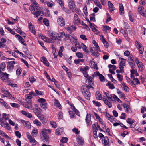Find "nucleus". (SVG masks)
Masks as SVG:
<instances>
[{
  "mask_svg": "<svg viewBox=\"0 0 146 146\" xmlns=\"http://www.w3.org/2000/svg\"><path fill=\"white\" fill-rule=\"evenodd\" d=\"M29 10L32 14L35 15L37 17L39 15L42 16L44 13L42 10L40 9L39 5L36 1H33L29 7Z\"/></svg>",
  "mask_w": 146,
  "mask_h": 146,
  "instance_id": "f257e3e1",
  "label": "nucleus"
},
{
  "mask_svg": "<svg viewBox=\"0 0 146 146\" xmlns=\"http://www.w3.org/2000/svg\"><path fill=\"white\" fill-rule=\"evenodd\" d=\"M90 88L93 89L94 87L91 85L89 84L86 86H83V89H81L82 94L85 98L88 100L90 99L91 96V94L89 91V89Z\"/></svg>",
  "mask_w": 146,
  "mask_h": 146,
  "instance_id": "f03ea898",
  "label": "nucleus"
},
{
  "mask_svg": "<svg viewBox=\"0 0 146 146\" xmlns=\"http://www.w3.org/2000/svg\"><path fill=\"white\" fill-rule=\"evenodd\" d=\"M46 130L47 129H42L41 133L42 135L44 138V139H43V141L46 143H49L48 139L49 137L47 135Z\"/></svg>",
  "mask_w": 146,
  "mask_h": 146,
  "instance_id": "7ed1b4c3",
  "label": "nucleus"
},
{
  "mask_svg": "<svg viewBox=\"0 0 146 146\" xmlns=\"http://www.w3.org/2000/svg\"><path fill=\"white\" fill-rule=\"evenodd\" d=\"M47 34L50 38V39L52 40V42H53L54 40L58 39V33L53 32L51 31H49L47 32Z\"/></svg>",
  "mask_w": 146,
  "mask_h": 146,
  "instance_id": "20e7f679",
  "label": "nucleus"
},
{
  "mask_svg": "<svg viewBox=\"0 0 146 146\" xmlns=\"http://www.w3.org/2000/svg\"><path fill=\"white\" fill-rule=\"evenodd\" d=\"M68 2L69 7L72 12L78 10V8L76 7L75 3L74 0H68Z\"/></svg>",
  "mask_w": 146,
  "mask_h": 146,
  "instance_id": "39448f33",
  "label": "nucleus"
},
{
  "mask_svg": "<svg viewBox=\"0 0 146 146\" xmlns=\"http://www.w3.org/2000/svg\"><path fill=\"white\" fill-rule=\"evenodd\" d=\"M27 135L30 143H32V145H36L37 143V142L34 138L32 137V136L29 133H27Z\"/></svg>",
  "mask_w": 146,
  "mask_h": 146,
  "instance_id": "423d86ee",
  "label": "nucleus"
},
{
  "mask_svg": "<svg viewBox=\"0 0 146 146\" xmlns=\"http://www.w3.org/2000/svg\"><path fill=\"white\" fill-rule=\"evenodd\" d=\"M57 23L61 27H64L65 25V22L64 19L62 17H59L57 19Z\"/></svg>",
  "mask_w": 146,
  "mask_h": 146,
  "instance_id": "0eeeda50",
  "label": "nucleus"
},
{
  "mask_svg": "<svg viewBox=\"0 0 146 146\" xmlns=\"http://www.w3.org/2000/svg\"><path fill=\"white\" fill-rule=\"evenodd\" d=\"M96 76H98L99 79L101 81L103 82L104 81V77L102 74H100L98 71L94 72L93 74L92 75V78H94Z\"/></svg>",
  "mask_w": 146,
  "mask_h": 146,
  "instance_id": "6e6552de",
  "label": "nucleus"
},
{
  "mask_svg": "<svg viewBox=\"0 0 146 146\" xmlns=\"http://www.w3.org/2000/svg\"><path fill=\"white\" fill-rule=\"evenodd\" d=\"M135 61L136 63V64L139 70L141 71H142L144 70V68L143 63L141 62H139L137 58H136L135 59Z\"/></svg>",
  "mask_w": 146,
  "mask_h": 146,
  "instance_id": "1a4fd4ad",
  "label": "nucleus"
},
{
  "mask_svg": "<svg viewBox=\"0 0 146 146\" xmlns=\"http://www.w3.org/2000/svg\"><path fill=\"white\" fill-rule=\"evenodd\" d=\"M26 101L27 102L28 104H25V107L29 109H32L33 108L32 104L31 103V100L26 98Z\"/></svg>",
  "mask_w": 146,
  "mask_h": 146,
  "instance_id": "9d476101",
  "label": "nucleus"
},
{
  "mask_svg": "<svg viewBox=\"0 0 146 146\" xmlns=\"http://www.w3.org/2000/svg\"><path fill=\"white\" fill-rule=\"evenodd\" d=\"M138 10L139 13L141 15L146 17V11L143 7H139Z\"/></svg>",
  "mask_w": 146,
  "mask_h": 146,
  "instance_id": "9b49d317",
  "label": "nucleus"
},
{
  "mask_svg": "<svg viewBox=\"0 0 146 146\" xmlns=\"http://www.w3.org/2000/svg\"><path fill=\"white\" fill-rule=\"evenodd\" d=\"M140 84L139 80L137 78L133 79L130 82V85L133 87H134L135 85L139 84Z\"/></svg>",
  "mask_w": 146,
  "mask_h": 146,
  "instance_id": "f8f14e48",
  "label": "nucleus"
},
{
  "mask_svg": "<svg viewBox=\"0 0 146 146\" xmlns=\"http://www.w3.org/2000/svg\"><path fill=\"white\" fill-rule=\"evenodd\" d=\"M15 63V61H10L7 62V67L8 70H11L13 69L14 66V64Z\"/></svg>",
  "mask_w": 146,
  "mask_h": 146,
  "instance_id": "ddd939ff",
  "label": "nucleus"
},
{
  "mask_svg": "<svg viewBox=\"0 0 146 146\" xmlns=\"http://www.w3.org/2000/svg\"><path fill=\"white\" fill-rule=\"evenodd\" d=\"M108 3V6L109 7V11L112 12L115 9V7L113 4L110 1H109Z\"/></svg>",
  "mask_w": 146,
  "mask_h": 146,
  "instance_id": "4468645a",
  "label": "nucleus"
},
{
  "mask_svg": "<svg viewBox=\"0 0 146 146\" xmlns=\"http://www.w3.org/2000/svg\"><path fill=\"white\" fill-rule=\"evenodd\" d=\"M37 117L43 124H44L46 123L45 121L46 119L45 118L44 116L42 114H38L37 115Z\"/></svg>",
  "mask_w": 146,
  "mask_h": 146,
  "instance_id": "2eb2a0df",
  "label": "nucleus"
},
{
  "mask_svg": "<svg viewBox=\"0 0 146 146\" xmlns=\"http://www.w3.org/2000/svg\"><path fill=\"white\" fill-rule=\"evenodd\" d=\"M102 142L105 146H109V141L108 138L107 137H105L104 139H102Z\"/></svg>",
  "mask_w": 146,
  "mask_h": 146,
  "instance_id": "dca6fc26",
  "label": "nucleus"
},
{
  "mask_svg": "<svg viewBox=\"0 0 146 146\" xmlns=\"http://www.w3.org/2000/svg\"><path fill=\"white\" fill-rule=\"evenodd\" d=\"M76 29V27L74 26H70L67 27L66 29L69 32V33L71 34V32L73 30H75Z\"/></svg>",
  "mask_w": 146,
  "mask_h": 146,
  "instance_id": "f3484780",
  "label": "nucleus"
},
{
  "mask_svg": "<svg viewBox=\"0 0 146 146\" xmlns=\"http://www.w3.org/2000/svg\"><path fill=\"white\" fill-rule=\"evenodd\" d=\"M77 141L78 143L80 145H83L84 140L80 136H78L77 138Z\"/></svg>",
  "mask_w": 146,
  "mask_h": 146,
  "instance_id": "a211bd4d",
  "label": "nucleus"
},
{
  "mask_svg": "<svg viewBox=\"0 0 146 146\" xmlns=\"http://www.w3.org/2000/svg\"><path fill=\"white\" fill-rule=\"evenodd\" d=\"M41 61L43 62L45 65L47 66H49V63L46 58L44 57H42L40 59Z\"/></svg>",
  "mask_w": 146,
  "mask_h": 146,
  "instance_id": "6ab92c4d",
  "label": "nucleus"
},
{
  "mask_svg": "<svg viewBox=\"0 0 146 146\" xmlns=\"http://www.w3.org/2000/svg\"><path fill=\"white\" fill-rule=\"evenodd\" d=\"M119 13L121 15H123L124 13V7L121 3L119 4Z\"/></svg>",
  "mask_w": 146,
  "mask_h": 146,
  "instance_id": "aec40b11",
  "label": "nucleus"
},
{
  "mask_svg": "<svg viewBox=\"0 0 146 146\" xmlns=\"http://www.w3.org/2000/svg\"><path fill=\"white\" fill-rule=\"evenodd\" d=\"M21 122L24 127H26L27 128H29L30 127V124L28 121L22 120H21Z\"/></svg>",
  "mask_w": 146,
  "mask_h": 146,
  "instance_id": "412c9836",
  "label": "nucleus"
},
{
  "mask_svg": "<svg viewBox=\"0 0 146 146\" xmlns=\"http://www.w3.org/2000/svg\"><path fill=\"white\" fill-rule=\"evenodd\" d=\"M29 27L31 32L34 34H35L36 31H35L33 26L32 25V24L31 22L29 23Z\"/></svg>",
  "mask_w": 146,
  "mask_h": 146,
  "instance_id": "4be33fe9",
  "label": "nucleus"
},
{
  "mask_svg": "<svg viewBox=\"0 0 146 146\" xmlns=\"http://www.w3.org/2000/svg\"><path fill=\"white\" fill-rule=\"evenodd\" d=\"M74 19L73 22L75 24L80 23L79 19L78 17V15L76 14H75L74 15Z\"/></svg>",
  "mask_w": 146,
  "mask_h": 146,
  "instance_id": "5701e85b",
  "label": "nucleus"
},
{
  "mask_svg": "<svg viewBox=\"0 0 146 146\" xmlns=\"http://www.w3.org/2000/svg\"><path fill=\"white\" fill-rule=\"evenodd\" d=\"M41 38L45 42L49 43H52V40H51L50 39L44 36H42L41 37Z\"/></svg>",
  "mask_w": 146,
  "mask_h": 146,
  "instance_id": "b1692460",
  "label": "nucleus"
},
{
  "mask_svg": "<svg viewBox=\"0 0 146 146\" xmlns=\"http://www.w3.org/2000/svg\"><path fill=\"white\" fill-rule=\"evenodd\" d=\"M91 67L94 69H96V70L98 69L96 64H95L94 62L91 61L89 63Z\"/></svg>",
  "mask_w": 146,
  "mask_h": 146,
  "instance_id": "393cba45",
  "label": "nucleus"
},
{
  "mask_svg": "<svg viewBox=\"0 0 146 146\" xmlns=\"http://www.w3.org/2000/svg\"><path fill=\"white\" fill-rule=\"evenodd\" d=\"M54 104L59 109H62L61 106L59 103L58 100L56 99H55L54 100Z\"/></svg>",
  "mask_w": 146,
  "mask_h": 146,
  "instance_id": "a878e982",
  "label": "nucleus"
},
{
  "mask_svg": "<svg viewBox=\"0 0 146 146\" xmlns=\"http://www.w3.org/2000/svg\"><path fill=\"white\" fill-rule=\"evenodd\" d=\"M86 122L88 125H89L91 124V117L88 114H87L86 119Z\"/></svg>",
  "mask_w": 146,
  "mask_h": 146,
  "instance_id": "bb28decb",
  "label": "nucleus"
},
{
  "mask_svg": "<svg viewBox=\"0 0 146 146\" xmlns=\"http://www.w3.org/2000/svg\"><path fill=\"white\" fill-rule=\"evenodd\" d=\"M103 100L105 104L107 105L109 108H111V107L112 104L111 103L107 100L106 98H103Z\"/></svg>",
  "mask_w": 146,
  "mask_h": 146,
  "instance_id": "cd10ccee",
  "label": "nucleus"
},
{
  "mask_svg": "<svg viewBox=\"0 0 146 146\" xmlns=\"http://www.w3.org/2000/svg\"><path fill=\"white\" fill-rule=\"evenodd\" d=\"M4 94H5L4 96L5 97H8L9 98L11 99H13L14 98V97L12 96L10 93L7 91H5L4 92Z\"/></svg>",
  "mask_w": 146,
  "mask_h": 146,
  "instance_id": "c85d7f7f",
  "label": "nucleus"
},
{
  "mask_svg": "<svg viewBox=\"0 0 146 146\" xmlns=\"http://www.w3.org/2000/svg\"><path fill=\"white\" fill-rule=\"evenodd\" d=\"M128 62L131 68H134L135 67V62H136L135 60H131L128 61Z\"/></svg>",
  "mask_w": 146,
  "mask_h": 146,
  "instance_id": "c756f323",
  "label": "nucleus"
},
{
  "mask_svg": "<svg viewBox=\"0 0 146 146\" xmlns=\"http://www.w3.org/2000/svg\"><path fill=\"white\" fill-rule=\"evenodd\" d=\"M40 106L41 107L45 110H47L48 109V105L46 102L44 104H40Z\"/></svg>",
  "mask_w": 146,
  "mask_h": 146,
  "instance_id": "7c9ffc66",
  "label": "nucleus"
},
{
  "mask_svg": "<svg viewBox=\"0 0 146 146\" xmlns=\"http://www.w3.org/2000/svg\"><path fill=\"white\" fill-rule=\"evenodd\" d=\"M38 131L37 130L35 129H34L31 132V135L33 137H36L37 136Z\"/></svg>",
  "mask_w": 146,
  "mask_h": 146,
  "instance_id": "2f4dec72",
  "label": "nucleus"
},
{
  "mask_svg": "<svg viewBox=\"0 0 146 146\" xmlns=\"http://www.w3.org/2000/svg\"><path fill=\"white\" fill-rule=\"evenodd\" d=\"M117 96L113 94V95H110V98H109V100L110 101H113L116 100Z\"/></svg>",
  "mask_w": 146,
  "mask_h": 146,
  "instance_id": "473e14b6",
  "label": "nucleus"
},
{
  "mask_svg": "<svg viewBox=\"0 0 146 146\" xmlns=\"http://www.w3.org/2000/svg\"><path fill=\"white\" fill-rule=\"evenodd\" d=\"M33 123L36 125L37 126H40L42 124L37 119H35L33 121Z\"/></svg>",
  "mask_w": 146,
  "mask_h": 146,
  "instance_id": "72a5a7b5",
  "label": "nucleus"
},
{
  "mask_svg": "<svg viewBox=\"0 0 146 146\" xmlns=\"http://www.w3.org/2000/svg\"><path fill=\"white\" fill-rule=\"evenodd\" d=\"M95 96L96 98L98 100H100L102 99V95L98 91H97L95 93Z\"/></svg>",
  "mask_w": 146,
  "mask_h": 146,
  "instance_id": "f704fd0d",
  "label": "nucleus"
},
{
  "mask_svg": "<svg viewBox=\"0 0 146 146\" xmlns=\"http://www.w3.org/2000/svg\"><path fill=\"white\" fill-rule=\"evenodd\" d=\"M89 69V67L88 66H86L83 67H81L80 68V71L83 72H86V71L88 70Z\"/></svg>",
  "mask_w": 146,
  "mask_h": 146,
  "instance_id": "c9c22d12",
  "label": "nucleus"
},
{
  "mask_svg": "<svg viewBox=\"0 0 146 146\" xmlns=\"http://www.w3.org/2000/svg\"><path fill=\"white\" fill-rule=\"evenodd\" d=\"M6 66V65L5 62H3L1 64L0 67V72L3 70Z\"/></svg>",
  "mask_w": 146,
  "mask_h": 146,
  "instance_id": "e433bc0d",
  "label": "nucleus"
},
{
  "mask_svg": "<svg viewBox=\"0 0 146 146\" xmlns=\"http://www.w3.org/2000/svg\"><path fill=\"white\" fill-rule=\"evenodd\" d=\"M0 76L3 77L4 78H5V79H8V74L6 73L0 72Z\"/></svg>",
  "mask_w": 146,
  "mask_h": 146,
  "instance_id": "4c0bfd02",
  "label": "nucleus"
},
{
  "mask_svg": "<svg viewBox=\"0 0 146 146\" xmlns=\"http://www.w3.org/2000/svg\"><path fill=\"white\" fill-rule=\"evenodd\" d=\"M34 110L37 113L41 112L42 111V110L40 108L38 107V105H36Z\"/></svg>",
  "mask_w": 146,
  "mask_h": 146,
  "instance_id": "58836bf2",
  "label": "nucleus"
},
{
  "mask_svg": "<svg viewBox=\"0 0 146 146\" xmlns=\"http://www.w3.org/2000/svg\"><path fill=\"white\" fill-rule=\"evenodd\" d=\"M62 131V130L61 128H57L56 131V134L57 135H61V133Z\"/></svg>",
  "mask_w": 146,
  "mask_h": 146,
  "instance_id": "ea45409f",
  "label": "nucleus"
},
{
  "mask_svg": "<svg viewBox=\"0 0 146 146\" xmlns=\"http://www.w3.org/2000/svg\"><path fill=\"white\" fill-rule=\"evenodd\" d=\"M82 48L83 50L86 53L88 52H89L87 49V47L83 43H82Z\"/></svg>",
  "mask_w": 146,
  "mask_h": 146,
  "instance_id": "a19ab883",
  "label": "nucleus"
},
{
  "mask_svg": "<svg viewBox=\"0 0 146 146\" xmlns=\"http://www.w3.org/2000/svg\"><path fill=\"white\" fill-rule=\"evenodd\" d=\"M37 101L40 103V104H42L46 103V100L43 98H40L38 99Z\"/></svg>",
  "mask_w": 146,
  "mask_h": 146,
  "instance_id": "79ce46f5",
  "label": "nucleus"
},
{
  "mask_svg": "<svg viewBox=\"0 0 146 146\" xmlns=\"http://www.w3.org/2000/svg\"><path fill=\"white\" fill-rule=\"evenodd\" d=\"M75 46L76 48H77L79 49H81L82 48V43L80 44L78 42H75Z\"/></svg>",
  "mask_w": 146,
  "mask_h": 146,
  "instance_id": "37998d69",
  "label": "nucleus"
},
{
  "mask_svg": "<svg viewBox=\"0 0 146 146\" xmlns=\"http://www.w3.org/2000/svg\"><path fill=\"white\" fill-rule=\"evenodd\" d=\"M91 28L92 30V31H93V32H95L96 31H97V33H96L98 35L100 34V33L99 31H98L94 26L93 25V26H91Z\"/></svg>",
  "mask_w": 146,
  "mask_h": 146,
  "instance_id": "c03bdc74",
  "label": "nucleus"
},
{
  "mask_svg": "<svg viewBox=\"0 0 146 146\" xmlns=\"http://www.w3.org/2000/svg\"><path fill=\"white\" fill-rule=\"evenodd\" d=\"M93 44H94V46L96 48L97 50L99 51H100V48L99 47V46L98 45L97 43L94 40H93Z\"/></svg>",
  "mask_w": 146,
  "mask_h": 146,
  "instance_id": "a18cd8bd",
  "label": "nucleus"
},
{
  "mask_svg": "<svg viewBox=\"0 0 146 146\" xmlns=\"http://www.w3.org/2000/svg\"><path fill=\"white\" fill-rule=\"evenodd\" d=\"M127 122L129 124H132L134 123V120H132L131 118H129L127 119Z\"/></svg>",
  "mask_w": 146,
  "mask_h": 146,
  "instance_id": "49530a36",
  "label": "nucleus"
},
{
  "mask_svg": "<svg viewBox=\"0 0 146 146\" xmlns=\"http://www.w3.org/2000/svg\"><path fill=\"white\" fill-rule=\"evenodd\" d=\"M44 23L47 26H48L49 25V21L46 18H44L43 21Z\"/></svg>",
  "mask_w": 146,
  "mask_h": 146,
  "instance_id": "de8ad7c7",
  "label": "nucleus"
},
{
  "mask_svg": "<svg viewBox=\"0 0 146 146\" xmlns=\"http://www.w3.org/2000/svg\"><path fill=\"white\" fill-rule=\"evenodd\" d=\"M135 44L136 47L138 49L140 48V47L142 46V45L139 42H138L137 41H135Z\"/></svg>",
  "mask_w": 146,
  "mask_h": 146,
  "instance_id": "09e8293b",
  "label": "nucleus"
},
{
  "mask_svg": "<svg viewBox=\"0 0 146 146\" xmlns=\"http://www.w3.org/2000/svg\"><path fill=\"white\" fill-rule=\"evenodd\" d=\"M15 36L16 38H18L19 41L20 42L24 40V39L19 35L17 34Z\"/></svg>",
  "mask_w": 146,
  "mask_h": 146,
  "instance_id": "8fccbe9b",
  "label": "nucleus"
},
{
  "mask_svg": "<svg viewBox=\"0 0 146 146\" xmlns=\"http://www.w3.org/2000/svg\"><path fill=\"white\" fill-rule=\"evenodd\" d=\"M126 61V59L123 58H121V60L120 61V62L119 63L122 64H123L124 65V66H125Z\"/></svg>",
  "mask_w": 146,
  "mask_h": 146,
  "instance_id": "3c124183",
  "label": "nucleus"
},
{
  "mask_svg": "<svg viewBox=\"0 0 146 146\" xmlns=\"http://www.w3.org/2000/svg\"><path fill=\"white\" fill-rule=\"evenodd\" d=\"M92 102L95 106L97 107H99L101 106L100 103L98 101L96 102L94 100H93L92 101Z\"/></svg>",
  "mask_w": 146,
  "mask_h": 146,
  "instance_id": "603ef678",
  "label": "nucleus"
},
{
  "mask_svg": "<svg viewBox=\"0 0 146 146\" xmlns=\"http://www.w3.org/2000/svg\"><path fill=\"white\" fill-rule=\"evenodd\" d=\"M22 71L21 68L20 67H19L16 71L17 74L18 75H20L21 74Z\"/></svg>",
  "mask_w": 146,
  "mask_h": 146,
  "instance_id": "864d4df0",
  "label": "nucleus"
},
{
  "mask_svg": "<svg viewBox=\"0 0 146 146\" xmlns=\"http://www.w3.org/2000/svg\"><path fill=\"white\" fill-rule=\"evenodd\" d=\"M50 123L52 127L54 128H56L57 127V124L54 121L50 122Z\"/></svg>",
  "mask_w": 146,
  "mask_h": 146,
  "instance_id": "5fc2aeb1",
  "label": "nucleus"
},
{
  "mask_svg": "<svg viewBox=\"0 0 146 146\" xmlns=\"http://www.w3.org/2000/svg\"><path fill=\"white\" fill-rule=\"evenodd\" d=\"M2 117L5 120H7L9 119L8 115L6 113H3Z\"/></svg>",
  "mask_w": 146,
  "mask_h": 146,
  "instance_id": "6e6d98bb",
  "label": "nucleus"
},
{
  "mask_svg": "<svg viewBox=\"0 0 146 146\" xmlns=\"http://www.w3.org/2000/svg\"><path fill=\"white\" fill-rule=\"evenodd\" d=\"M68 139L66 137H63L60 140V141L62 143H66L68 141Z\"/></svg>",
  "mask_w": 146,
  "mask_h": 146,
  "instance_id": "4d7b16f0",
  "label": "nucleus"
},
{
  "mask_svg": "<svg viewBox=\"0 0 146 146\" xmlns=\"http://www.w3.org/2000/svg\"><path fill=\"white\" fill-rule=\"evenodd\" d=\"M129 17L130 21L132 22H133L134 20V19L132 17V13L131 11H129Z\"/></svg>",
  "mask_w": 146,
  "mask_h": 146,
  "instance_id": "13d9d810",
  "label": "nucleus"
},
{
  "mask_svg": "<svg viewBox=\"0 0 146 146\" xmlns=\"http://www.w3.org/2000/svg\"><path fill=\"white\" fill-rule=\"evenodd\" d=\"M120 32L124 35L125 37L127 36V34L126 31L125 30H123V29L121 28L120 30Z\"/></svg>",
  "mask_w": 146,
  "mask_h": 146,
  "instance_id": "bf43d9fd",
  "label": "nucleus"
},
{
  "mask_svg": "<svg viewBox=\"0 0 146 146\" xmlns=\"http://www.w3.org/2000/svg\"><path fill=\"white\" fill-rule=\"evenodd\" d=\"M77 57L78 58H83V55L80 52H78L76 53Z\"/></svg>",
  "mask_w": 146,
  "mask_h": 146,
  "instance_id": "052dcab7",
  "label": "nucleus"
},
{
  "mask_svg": "<svg viewBox=\"0 0 146 146\" xmlns=\"http://www.w3.org/2000/svg\"><path fill=\"white\" fill-rule=\"evenodd\" d=\"M135 131H136V133H141V130L139 127H137L135 129Z\"/></svg>",
  "mask_w": 146,
  "mask_h": 146,
  "instance_id": "680f3d73",
  "label": "nucleus"
},
{
  "mask_svg": "<svg viewBox=\"0 0 146 146\" xmlns=\"http://www.w3.org/2000/svg\"><path fill=\"white\" fill-rule=\"evenodd\" d=\"M108 119L110 121V122L112 123H113V122L115 121V119L113 117V116L112 115L109 119Z\"/></svg>",
  "mask_w": 146,
  "mask_h": 146,
  "instance_id": "e2e57ef3",
  "label": "nucleus"
},
{
  "mask_svg": "<svg viewBox=\"0 0 146 146\" xmlns=\"http://www.w3.org/2000/svg\"><path fill=\"white\" fill-rule=\"evenodd\" d=\"M83 11L84 13L86 15H87L88 13L87 12V8L86 6H85L83 8Z\"/></svg>",
  "mask_w": 146,
  "mask_h": 146,
  "instance_id": "0e129e2a",
  "label": "nucleus"
},
{
  "mask_svg": "<svg viewBox=\"0 0 146 146\" xmlns=\"http://www.w3.org/2000/svg\"><path fill=\"white\" fill-rule=\"evenodd\" d=\"M117 77L119 81L121 82L122 81L123 77L121 75L117 74Z\"/></svg>",
  "mask_w": 146,
  "mask_h": 146,
  "instance_id": "69168bd1",
  "label": "nucleus"
},
{
  "mask_svg": "<svg viewBox=\"0 0 146 146\" xmlns=\"http://www.w3.org/2000/svg\"><path fill=\"white\" fill-rule=\"evenodd\" d=\"M58 37L61 38L62 37V36L64 35L65 36V34L63 32H60L59 33H58Z\"/></svg>",
  "mask_w": 146,
  "mask_h": 146,
  "instance_id": "338daca9",
  "label": "nucleus"
},
{
  "mask_svg": "<svg viewBox=\"0 0 146 146\" xmlns=\"http://www.w3.org/2000/svg\"><path fill=\"white\" fill-rule=\"evenodd\" d=\"M29 80L31 83H33L35 81H36V79L33 77H31L29 78Z\"/></svg>",
  "mask_w": 146,
  "mask_h": 146,
  "instance_id": "774afa93",
  "label": "nucleus"
}]
</instances>
